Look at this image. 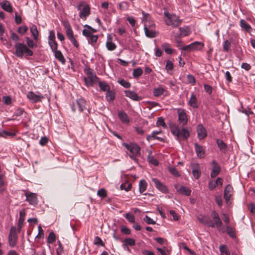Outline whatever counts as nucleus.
Listing matches in <instances>:
<instances>
[{
    "instance_id": "f257e3e1",
    "label": "nucleus",
    "mask_w": 255,
    "mask_h": 255,
    "mask_svg": "<svg viewBox=\"0 0 255 255\" xmlns=\"http://www.w3.org/2000/svg\"><path fill=\"white\" fill-rule=\"evenodd\" d=\"M171 133L175 136L177 140H180V138L187 139L190 136V131L186 128H182L181 129L176 124H172L170 126Z\"/></svg>"
},
{
    "instance_id": "f03ea898",
    "label": "nucleus",
    "mask_w": 255,
    "mask_h": 255,
    "mask_svg": "<svg viewBox=\"0 0 255 255\" xmlns=\"http://www.w3.org/2000/svg\"><path fill=\"white\" fill-rule=\"evenodd\" d=\"M14 47L15 48L14 54L18 58H23L24 55L25 56H31L33 55L32 51L23 43L16 42Z\"/></svg>"
},
{
    "instance_id": "7ed1b4c3",
    "label": "nucleus",
    "mask_w": 255,
    "mask_h": 255,
    "mask_svg": "<svg viewBox=\"0 0 255 255\" xmlns=\"http://www.w3.org/2000/svg\"><path fill=\"white\" fill-rule=\"evenodd\" d=\"M164 21L166 24L176 27L180 25L182 20L179 17L174 14L169 13L167 11L164 12Z\"/></svg>"
},
{
    "instance_id": "20e7f679",
    "label": "nucleus",
    "mask_w": 255,
    "mask_h": 255,
    "mask_svg": "<svg viewBox=\"0 0 255 255\" xmlns=\"http://www.w3.org/2000/svg\"><path fill=\"white\" fill-rule=\"evenodd\" d=\"M85 72L87 75V77L84 78L86 86L88 87L93 86L98 79L95 72L91 68H87L85 69Z\"/></svg>"
},
{
    "instance_id": "39448f33",
    "label": "nucleus",
    "mask_w": 255,
    "mask_h": 255,
    "mask_svg": "<svg viewBox=\"0 0 255 255\" xmlns=\"http://www.w3.org/2000/svg\"><path fill=\"white\" fill-rule=\"evenodd\" d=\"M123 145L130 152V154H129L130 157L134 160H136L135 157L140 154V147L134 143H124Z\"/></svg>"
},
{
    "instance_id": "423d86ee",
    "label": "nucleus",
    "mask_w": 255,
    "mask_h": 255,
    "mask_svg": "<svg viewBox=\"0 0 255 255\" xmlns=\"http://www.w3.org/2000/svg\"><path fill=\"white\" fill-rule=\"evenodd\" d=\"M17 229L14 226L11 227L8 237V244L11 248L14 247L17 242L18 236L16 233Z\"/></svg>"
},
{
    "instance_id": "0eeeda50",
    "label": "nucleus",
    "mask_w": 255,
    "mask_h": 255,
    "mask_svg": "<svg viewBox=\"0 0 255 255\" xmlns=\"http://www.w3.org/2000/svg\"><path fill=\"white\" fill-rule=\"evenodd\" d=\"M178 122L182 126H185L188 123V118L184 109L179 108L177 110Z\"/></svg>"
},
{
    "instance_id": "6e6552de",
    "label": "nucleus",
    "mask_w": 255,
    "mask_h": 255,
    "mask_svg": "<svg viewBox=\"0 0 255 255\" xmlns=\"http://www.w3.org/2000/svg\"><path fill=\"white\" fill-rule=\"evenodd\" d=\"M86 103L85 100L82 98L77 99L76 103H74L71 106L72 111L75 112L76 111V107H77L79 112H82L85 109Z\"/></svg>"
},
{
    "instance_id": "1a4fd4ad",
    "label": "nucleus",
    "mask_w": 255,
    "mask_h": 255,
    "mask_svg": "<svg viewBox=\"0 0 255 255\" xmlns=\"http://www.w3.org/2000/svg\"><path fill=\"white\" fill-rule=\"evenodd\" d=\"M77 9L80 10L79 16L81 18H85L90 14V8L87 4L83 5V3L80 2L77 6Z\"/></svg>"
},
{
    "instance_id": "9d476101",
    "label": "nucleus",
    "mask_w": 255,
    "mask_h": 255,
    "mask_svg": "<svg viewBox=\"0 0 255 255\" xmlns=\"http://www.w3.org/2000/svg\"><path fill=\"white\" fill-rule=\"evenodd\" d=\"M26 97L33 103L41 102L44 98V96L40 93L36 94L32 92H28Z\"/></svg>"
},
{
    "instance_id": "9b49d317",
    "label": "nucleus",
    "mask_w": 255,
    "mask_h": 255,
    "mask_svg": "<svg viewBox=\"0 0 255 255\" xmlns=\"http://www.w3.org/2000/svg\"><path fill=\"white\" fill-rule=\"evenodd\" d=\"M152 182L154 184L157 189L160 192L163 193H167L168 192V189L166 186L162 183L157 178H153L151 179Z\"/></svg>"
},
{
    "instance_id": "f8f14e48",
    "label": "nucleus",
    "mask_w": 255,
    "mask_h": 255,
    "mask_svg": "<svg viewBox=\"0 0 255 255\" xmlns=\"http://www.w3.org/2000/svg\"><path fill=\"white\" fill-rule=\"evenodd\" d=\"M154 28V24H151L149 28H148L146 25H144V31L146 37L149 38H153L156 36L157 33Z\"/></svg>"
},
{
    "instance_id": "ddd939ff",
    "label": "nucleus",
    "mask_w": 255,
    "mask_h": 255,
    "mask_svg": "<svg viewBox=\"0 0 255 255\" xmlns=\"http://www.w3.org/2000/svg\"><path fill=\"white\" fill-rule=\"evenodd\" d=\"M211 216L214 221V224L218 229L219 231H222V223L218 214L215 211H213L212 212Z\"/></svg>"
},
{
    "instance_id": "4468645a",
    "label": "nucleus",
    "mask_w": 255,
    "mask_h": 255,
    "mask_svg": "<svg viewBox=\"0 0 255 255\" xmlns=\"http://www.w3.org/2000/svg\"><path fill=\"white\" fill-rule=\"evenodd\" d=\"M211 165L212 171L210 175L212 178H214L220 173L221 171V167L215 160L212 161Z\"/></svg>"
},
{
    "instance_id": "2eb2a0df",
    "label": "nucleus",
    "mask_w": 255,
    "mask_h": 255,
    "mask_svg": "<svg viewBox=\"0 0 255 255\" xmlns=\"http://www.w3.org/2000/svg\"><path fill=\"white\" fill-rule=\"evenodd\" d=\"M192 172L194 177L197 179L201 175V170L200 165L196 163H193L191 164Z\"/></svg>"
},
{
    "instance_id": "dca6fc26",
    "label": "nucleus",
    "mask_w": 255,
    "mask_h": 255,
    "mask_svg": "<svg viewBox=\"0 0 255 255\" xmlns=\"http://www.w3.org/2000/svg\"><path fill=\"white\" fill-rule=\"evenodd\" d=\"M196 130L197 132V136L199 139H202L207 136V130L202 125H198L197 126Z\"/></svg>"
},
{
    "instance_id": "f3484780",
    "label": "nucleus",
    "mask_w": 255,
    "mask_h": 255,
    "mask_svg": "<svg viewBox=\"0 0 255 255\" xmlns=\"http://www.w3.org/2000/svg\"><path fill=\"white\" fill-rule=\"evenodd\" d=\"M175 188L177 192L184 196H189L191 193V190L189 188L184 186L179 187L178 185H175Z\"/></svg>"
},
{
    "instance_id": "a211bd4d",
    "label": "nucleus",
    "mask_w": 255,
    "mask_h": 255,
    "mask_svg": "<svg viewBox=\"0 0 255 255\" xmlns=\"http://www.w3.org/2000/svg\"><path fill=\"white\" fill-rule=\"evenodd\" d=\"M26 200L31 205L37 204L36 194L33 193H26Z\"/></svg>"
},
{
    "instance_id": "6ab92c4d",
    "label": "nucleus",
    "mask_w": 255,
    "mask_h": 255,
    "mask_svg": "<svg viewBox=\"0 0 255 255\" xmlns=\"http://www.w3.org/2000/svg\"><path fill=\"white\" fill-rule=\"evenodd\" d=\"M126 96L128 97L131 100L135 101H138L141 99V97L139 96L135 92L130 90H126L125 91Z\"/></svg>"
},
{
    "instance_id": "aec40b11",
    "label": "nucleus",
    "mask_w": 255,
    "mask_h": 255,
    "mask_svg": "<svg viewBox=\"0 0 255 255\" xmlns=\"http://www.w3.org/2000/svg\"><path fill=\"white\" fill-rule=\"evenodd\" d=\"M179 34H174V36L176 37H181L188 36L190 33V29L187 27L184 26L182 27H180L179 28Z\"/></svg>"
},
{
    "instance_id": "412c9836",
    "label": "nucleus",
    "mask_w": 255,
    "mask_h": 255,
    "mask_svg": "<svg viewBox=\"0 0 255 255\" xmlns=\"http://www.w3.org/2000/svg\"><path fill=\"white\" fill-rule=\"evenodd\" d=\"M25 210L23 209L19 212V218L18 222L17 229H16L18 233L20 232L21 228L23 226V224L25 220Z\"/></svg>"
},
{
    "instance_id": "4be33fe9",
    "label": "nucleus",
    "mask_w": 255,
    "mask_h": 255,
    "mask_svg": "<svg viewBox=\"0 0 255 255\" xmlns=\"http://www.w3.org/2000/svg\"><path fill=\"white\" fill-rule=\"evenodd\" d=\"M118 117L120 121L125 124H128L129 123V119L127 113L123 110L118 112Z\"/></svg>"
},
{
    "instance_id": "5701e85b",
    "label": "nucleus",
    "mask_w": 255,
    "mask_h": 255,
    "mask_svg": "<svg viewBox=\"0 0 255 255\" xmlns=\"http://www.w3.org/2000/svg\"><path fill=\"white\" fill-rule=\"evenodd\" d=\"M233 191V188L230 185H228L225 188L224 190V198L225 199L227 202L230 201V198L232 196Z\"/></svg>"
},
{
    "instance_id": "b1692460",
    "label": "nucleus",
    "mask_w": 255,
    "mask_h": 255,
    "mask_svg": "<svg viewBox=\"0 0 255 255\" xmlns=\"http://www.w3.org/2000/svg\"><path fill=\"white\" fill-rule=\"evenodd\" d=\"M196 152L198 157L202 158L205 156V150L203 147L198 143L194 144Z\"/></svg>"
},
{
    "instance_id": "393cba45",
    "label": "nucleus",
    "mask_w": 255,
    "mask_h": 255,
    "mask_svg": "<svg viewBox=\"0 0 255 255\" xmlns=\"http://www.w3.org/2000/svg\"><path fill=\"white\" fill-rule=\"evenodd\" d=\"M86 28H84L82 31L83 35L86 36L87 38L93 34V33L95 32L96 30L92 28L89 25H85Z\"/></svg>"
},
{
    "instance_id": "a878e982",
    "label": "nucleus",
    "mask_w": 255,
    "mask_h": 255,
    "mask_svg": "<svg viewBox=\"0 0 255 255\" xmlns=\"http://www.w3.org/2000/svg\"><path fill=\"white\" fill-rule=\"evenodd\" d=\"M240 24L242 30L249 33L252 31L251 26L245 20L241 19L240 21Z\"/></svg>"
},
{
    "instance_id": "bb28decb",
    "label": "nucleus",
    "mask_w": 255,
    "mask_h": 255,
    "mask_svg": "<svg viewBox=\"0 0 255 255\" xmlns=\"http://www.w3.org/2000/svg\"><path fill=\"white\" fill-rule=\"evenodd\" d=\"M188 104L193 108H197L198 106L197 97L193 93L191 94Z\"/></svg>"
},
{
    "instance_id": "cd10ccee",
    "label": "nucleus",
    "mask_w": 255,
    "mask_h": 255,
    "mask_svg": "<svg viewBox=\"0 0 255 255\" xmlns=\"http://www.w3.org/2000/svg\"><path fill=\"white\" fill-rule=\"evenodd\" d=\"M1 6L2 8L8 12H12V7L11 6L9 2L7 0H4L2 1L1 3Z\"/></svg>"
},
{
    "instance_id": "c85d7f7f",
    "label": "nucleus",
    "mask_w": 255,
    "mask_h": 255,
    "mask_svg": "<svg viewBox=\"0 0 255 255\" xmlns=\"http://www.w3.org/2000/svg\"><path fill=\"white\" fill-rule=\"evenodd\" d=\"M108 40L106 42V45L107 49L109 51H113L116 48V45L111 41L110 35L107 36Z\"/></svg>"
},
{
    "instance_id": "c756f323",
    "label": "nucleus",
    "mask_w": 255,
    "mask_h": 255,
    "mask_svg": "<svg viewBox=\"0 0 255 255\" xmlns=\"http://www.w3.org/2000/svg\"><path fill=\"white\" fill-rule=\"evenodd\" d=\"M98 83L101 91L107 92L110 90V87L107 82L105 81H98Z\"/></svg>"
},
{
    "instance_id": "7c9ffc66",
    "label": "nucleus",
    "mask_w": 255,
    "mask_h": 255,
    "mask_svg": "<svg viewBox=\"0 0 255 255\" xmlns=\"http://www.w3.org/2000/svg\"><path fill=\"white\" fill-rule=\"evenodd\" d=\"M64 27L66 29V33L68 38L69 39L74 37L73 30L71 28L70 24L68 23H64Z\"/></svg>"
},
{
    "instance_id": "2f4dec72",
    "label": "nucleus",
    "mask_w": 255,
    "mask_h": 255,
    "mask_svg": "<svg viewBox=\"0 0 255 255\" xmlns=\"http://www.w3.org/2000/svg\"><path fill=\"white\" fill-rule=\"evenodd\" d=\"M30 32L33 37V39L37 41L38 40V31L37 30V27L35 25L32 24L30 27Z\"/></svg>"
},
{
    "instance_id": "473e14b6",
    "label": "nucleus",
    "mask_w": 255,
    "mask_h": 255,
    "mask_svg": "<svg viewBox=\"0 0 255 255\" xmlns=\"http://www.w3.org/2000/svg\"><path fill=\"white\" fill-rule=\"evenodd\" d=\"M53 52L54 53L55 57L61 63L64 64L65 63V59L60 51L56 50L53 51Z\"/></svg>"
},
{
    "instance_id": "72a5a7b5",
    "label": "nucleus",
    "mask_w": 255,
    "mask_h": 255,
    "mask_svg": "<svg viewBox=\"0 0 255 255\" xmlns=\"http://www.w3.org/2000/svg\"><path fill=\"white\" fill-rule=\"evenodd\" d=\"M217 144L220 150L224 153H225L227 150V145L223 140L218 139L217 140Z\"/></svg>"
},
{
    "instance_id": "f704fd0d",
    "label": "nucleus",
    "mask_w": 255,
    "mask_h": 255,
    "mask_svg": "<svg viewBox=\"0 0 255 255\" xmlns=\"http://www.w3.org/2000/svg\"><path fill=\"white\" fill-rule=\"evenodd\" d=\"M165 90L164 87L159 86L153 90V93L154 96L159 97L164 94Z\"/></svg>"
},
{
    "instance_id": "c9c22d12",
    "label": "nucleus",
    "mask_w": 255,
    "mask_h": 255,
    "mask_svg": "<svg viewBox=\"0 0 255 255\" xmlns=\"http://www.w3.org/2000/svg\"><path fill=\"white\" fill-rule=\"evenodd\" d=\"M192 44H193V45L192 46L193 51L200 50L204 46V43L200 41H195L192 43Z\"/></svg>"
},
{
    "instance_id": "e433bc0d",
    "label": "nucleus",
    "mask_w": 255,
    "mask_h": 255,
    "mask_svg": "<svg viewBox=\"0 0 255 255\" xmlns=\"http://www.w3.org/2000/svg\"><path fill=\"white\" fill-rule=\"evenodd\" d=\"M147 183L144 180L140 181L139 183V190L140 193H143L146 189Z\"/></svg>"
},
{
    "instance_id": "4c0bfd02",
    "label": "nucleus",
    "mask_w": 255,
    "mask_h": 255,
    "mask_svg": "<svg viewBox=\"0 0 255 255\" xmlns=\"http://www.w3.org/2000/svg\"><path fill=\"white\" fill-rule=\"evenodd\" d=\"M115 93L113 91H110V90L109 91L107 92L106 99L107 101H108L109 102L113 101L115 99Z\"/></svg>"
},
{
    "instance_id": "58836bf2",
    "label": "nucleus",
    "mask_w": 255,
    "mask_h": 255,
    "mask_svg": "<svg viewBox=\"0 0 255 255\" xmlns=\"http://www.w3.org/2000/svg\"><path fill=\"white\" fill-rule=\"evenodd\" d=\"M219 249L221 255H230V252L229 251L226 246L221 245L220 246Z\"/></svg>"
},
{
    "instance_id": "ea45409f",
    "label": "nucleus",
    "mask_w": 255,
    "mask_h": 255,
    "mask_svg": "<svg viewBox=\"0 0 255 255\" xmlns=\"http://www.w3.org/2000/svg\"><path fill=\"white\" fill-rule=\"evenodd\" d=\"M200 221L208 227L214 228L215 226V224L209 218L203 219V221L200 220Z\"/></svg>"
},
{
    "instance_id": "a19ab883",
    "label": "nucleus",
    "mask_w": 255,
    "mask_h": 255,
    "mask_svg": "<svg viewBox=\"0 0 255 255\" xmlns=\"http://www.w3.org/2000/svg\"><path fill=\"white\" fill-rule=\"evenodd\" d=\"M142 70L141 68H137L133 70L132 75L134 78H138L142 74Z\"/></svg>"
},
{
    "instance_id": "79ce46f5",
    "label": "nucleus",
    "mask_w": 255,
    "mask_h": 255,
    "mask_svg": "<svg viewBox=\"0 0 255 255\" xmlns=\"http://www.w3.org/2000/svg\"><path fill=\"white\" fill-rule=\"evenodd\" d=\"M98 38V36L97 35H92L87 38L88 43L92 45H94L97 42Z\"/></svg>"
},
{
    "instance_id": "37998d69",
    "label": "nucleus",
    "mask_w": 255,
    "mask_h": 255,
    "mask_svg": "<svg viewBox=\"0 0 255 255\" xmlns=\"http://www.w3.org/2000/svg\"><path fill=\"white\" fill-rule=\"evenodd\" d=\"M162 47L167 54H170L172 53V49L169 44L164 43L162 45Z\"/></svg>"
},
{
    "instance_id": "c03bdc74",
    "label": "nucleus",
    "mask_w": 255,
    "mask_h": 255,
    "mask_svg": "<svg viewBox=\"0 0 255 255\" xmlns=\"http://www.w3.org/2000/svg\"><path fill=\"white\" fill-rule=\"evenodd\" d=\"M118 82L122 86L126 88H128L130 87V84L127 81L123 79H119L118 81Z\"/></svg>"
},
{
    "instance_id": "a18cd8bd",
    "label": "nucleus",
    "mask_w": 255,
    "mask_h": 255,
    "mask_svg": "<svg viewBox=\"0 0 255 255\" xmlns=\"http://www.w3.org/2000/svg\"><path fill=\"white\" fill-rule=\"evenodd\" d=\"M118 6L121 10H127L129 7V4L128 2L123 1L119 4Z\"/></svg>"
},
{
    "instance_id": "49530a36",
    "label": "nucleus",
    "mask_w": 255,
    "mask_h": 255,
    "mask_svg": "<svg viewBox=\"0 0 255 255\" xmlns=\"http://www.w3.org/2000/svg\"><path fill=\"white\" fill-rule=\"evenodd\" d=\"M5 190V182L4 176L2 174H0V192H2Z\"/></svg>"
},
{
    "instance_id": "de8ad7c7",
    "label": "nucleus",
    "mask_w": 255,
    "mask_h": 255,
    "mask_svg": "<svg viewBox=\"0 0 255 255\" xmlns=\"http://www.w3.org/2000/svg\"><path fill=\"white\" fill-rule=\"evenodd\" d=\"M124 243L129 246H133L135 245V241L132 238H126L124 240Z\"/></svg>"
},
{
    "instance_id": "09e8293b",
    "label": "nucleus",
    "mask_w": 255,
    "mask_h": 255,
    "mask_svg": "<svg viewBox=\"0 0 255 255\" xmlns=\"http://www.w3.org/2000/svg\"><path fill=\"white\" fill-rule=\"evenodd\" d=\"M48 44L52 52L57 50L58 44L55 40L48 41Z\"/></svg>"
},
{
    "instance_id": "8fccbe9b",
    "label": "nucleus",
    "mask_w": 255,
    "mask_h": 255,
    "mask_svg": "<svg viewBox=\"0 0 255 255\" xmlns=\"http://www.w3.org/2000/svg\"><path fill=\"white\" fill-rule=\"evenodd\" d=\"M56 239L55 235L54 232H51L50 233L48 239H47V243L49 244H52Z\"/></svg>"
},
{
    "instance_id": "3c124183",
    "label": "nucleus",
    "mask_w": 255,
    "mask_h": 255,
    "mask_svg": "<svg viewBox=\"0 0 255 255\" xmlns=\"http://www.w3.org/2000/svg\"><path fill=\"white\" fill-rule=\"evenodd\" d=\"M193 44L191 43L188 45L184 46L183 44L181 45L179 48L182 50L187 51H193L192 46Z\"/></svg>"
},
{
    "instance_id": "603ef678",
    "label": "nucleus",
    "mask_w": 255,
    "mask_h": 255,
    "mask_svg": "<svg viewBox=\"0 0 255 255\" xmlns=\"http://www.w3.org/2000/svg\"><path fill=\"white\" fill-rule=\"evenodd\" d=\"M14 135V133L9 132V131H6V130H3L1 131H0V136H2V137H6L7 136H13Z\"/></svg>"
},
{
    "instance_id": "864d4df0",
    "label": "nucleus",
    "mask_w": 255,
    "mask_h": 255,
    "mask_svg": "<svg viewBox=\"0 0 255 255\" xmlns=\"http://www.w3.org/2000/svg\"><path fill=\"white\" fill-rule=\"evenodd\" d=\"M120 187L122 190H125L126 191H128L130 190L131 185L129 183H123L121 185Z\"/></svg>"
},
{
    "instance_id": "5fc2aeb1",
    "label": "nucleus",
    "mask_w": 255,
    "mask_h": 255,
    "mask_svg": "<svg viewBox=\"0 0 255 255\" xmlns=\"http://www.w3.org/2000/svg\"><path fill=\"white\" fill-rule=\"evenodd\" d=\"M156 125L158 127L161 126L166 128V125L164 121V119L162 117L158 118L156 122Z\"/></svg>"
},
{
    "instance_id": "6e6d98bb",
    "label": "nucleus",
    "mask_w": 255,
    "mask_h": 255,
    "mask_svg": "<svg viewBox=\"0 0 255 255\" xmlns=\"http://www.w3.org/2000/svg\"><path fill=\"white\" fill-rule=\"evenodd\" d=\"M26 41L27 44V46L28 48H33L34 46V43L32 39H30L29 37L26 38Z\"/></svg>"
},
{
    "instance_id": "4d7b16f0",
    "label": "nucleus",
    "mask_w": 255,
    "mask_h": 255,
    "mask_svg": "<svg viewBox=\"0 0 255 255\" xmlns=\"http://www.w3.org/2000/svg\"><path fill=\"white\" fill-rule=\"evenodd\" d=\"M28 30V27L25 25H23L21 26H20L17 30V31L19 33L21 34V35H23L25 34V33Z\"/></svg>"
},
{
    "instance_id": "13d9d810",
    "label": "nucleus",
    "mask_w": 255,
    "mask_h": 255,
    "mask_svg": "<svg viewBox=\"0 0 255 255\" xmlns=\"http://www.w3.org/2000/svg\"><path fill=\"white\" fill-rule=\"evenodd\" d=\"M231 47V43L228 40L225 41L223 44V50L226 52H228Z\"/></svg>"
},
{
    "instance_id": "bf43d9fd",
    "label": "nucleus",
    "mask_w": 255,
    "mask_h": 255,
    "mask_svg": "<svg viewBox=\"0 0 255 255\" xmlns=\"http://www.w3.org/2000/svg\"><path fill=\"white\" fill-rule=\"evenodd\" d=\"M187 80L188 82L191 84L192 85H194L196 83V80L195 77L191 74H189L187 76Z\"/></svg>"
},
{
    "instance_id": "052dcab7",
    "label": "nucleus",
    "mask_w": 255,
    "mask_h": 255,
    "mask_svg": "<svg viewBox=\"0 0 255 255\" xmlns=\"http://www.w3.org/2000/svg\"><path fill=\"white\" fill-rule=\"evenodd\" d=\"M161 132V130H154L152 131L151 134L148 135L147 137V139L148 140H151L152 139V138L153 137H155V135H156L157 134H158L159 133H160Z\"/></svg>"
},
{
    "instance_id": "680f3d73",
    "label": "nucleus",
    "mask_w": 255,
    "mask_h": 255,
    "mask_svg": "<svg viewBox=\"0 0 255 255\" xmlns=\"http://www.w3.org/2000/svg\"><path fill=\"white\" fill-rule=\"evenodd\" d=\"M126 218L130 223H133L134 222V216L132 214L129 213H127Z\"/></svg>"
},
{
    "instance_id": "e2e57ef3",
    "label": "nucleus",
    "mask_w": 255,
    "mask_h": 255,
    "mask_svg": "<svg viewBox=\"0 0 255 255\" xmlns=\"http://www.w3.org/2000/svg\"><path fill=\"white\" fill-rule=\"evenodd\" d=\"M97 195L102 198H104L107 196L106 191L104 189H101L98 191Z\"/></svg>"
},
{
    "instance_id": "0e129e2a",
    "label": "nucleus",
    "mask_w": 255,
    "mask_h": 255,
    "mask_svg": "<svg viewBox=\"0 0 255 255\" xmlns=\"http://www.w3.org/2000/svg\"><path fill=\"white\" fill-rule=\"evenodd\" d=\"M169 170L170 172L175 176L178 177L180 176V174L175 168L171 167L169 169Z\"/></svg>"
},
{
    "instance_id": "69168bd1",
    "label": "nucleus",
    "mask_w": 255,
    "mask_h": 255,
    "mask_svg": "<svg viewBox=\"0 0 255 255\" xmlns=\"http://www.w3.org/2000/svg\"><path fill=\"white\" fill-rule=\"evenodd\" d=\"M144 221L148 224H154L155 222L148 216L146 215L143 219Z\"/></svg>"
},
{
    "instance_id": "338daca9",
    "label": "nucleus",
    "mask_w": 255,
    "mask_h": 255,
    "mask_svg": "<svg viewBox=\"0 0 255 255\" xmlns=\"http://www.w3.org/2000/svg\"><path fill=\"white\" fill-rule=\"evenodd\" d=\"M121 232L125 235H129L130 230L126 226H123L121 227Z\"/></svg>"
},
{
    "instance_id": "774afa93",
    "label": "nucleus",
    "mask_w": 255,
    "mask_h": 255,
    "mask_svg": "<svg viewBox=\"0 0 255 255\" xmlns=\"http://www.w3.org/2000/svg\"><path fill=\"white\" fill-rule=\"evenodd\" d=\"M148 161L149 163H151L154 165H157L158 164V161L153 156H148Z\"/></svg>"
}]
</instances>
